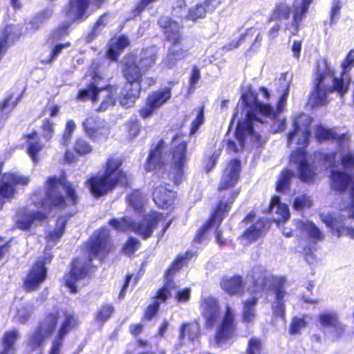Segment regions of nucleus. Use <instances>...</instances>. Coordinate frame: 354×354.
Listing matches in <instances>:
<instances>
[{
    "mask_svg": "<svg viewBox=\"0 0 354 354\" xmlns=\"http://www.w3.org/2000/svg\"><path fill=\"white\" fill-rule=\"evenodd\" d=\"M279 84L278 91L282 93L277 110L268 104H263L258 100L257 95L252 91H248L241 96L238 107H242V115H245L243 120H239L236 131L233 136L230 137L227 133L223 143L226 145L228 153H237L242 150L245 146V136L250 135L258 143H261V136L254 128L258 129L259 125H263L266 122L265 118L274 120L277 113L283 111L285 108L289 93L290 80L287 74H282L277 80Z\"/></svg>",
    "mask_w": 354,
    "mask_h": 354,
    "instance_id": "f257e3e1",
    "label": "nucleus"
},
{
    "mask_svg": "<svg viewBox=\"0 0 354 354\" xmlns=\"http://www.w3.org/2000/svg\"><path fill=\"white\" fill-rule=\"evenodd\" d=\"M46 195L44 199L39 194H33L30 200L38 209H23L19 214L16 225L19 229L26 230L32 225H39L48 218L47 210L52 208L63 209L68 205L74 204L77 201L75 190L64 177L57 178L50 177L46 180Z\"/></svg>",
    "mask_w": 354,
    "mask_h": 354,
    "instance_id": "f03ea898",
    "label": "nucleus"
},
{
    "mask_svg": "<svg viewBox=\"0 0 354 354\" xmlns=\"http://www.w3.org/2000/svg\"><path fill=\"white\" fill-rule=\"evenodd\" d=\"M165 142L161 140L156 147L151 150L146 165L148 171L157 169L162 171L165 176L171 178L176 185L180 183L187 162V142L185 136L176 135L172 140V153H164Z\"/></svg>",
    "mask_w": 354,
    "mask_h": 354,
    "instance_id": "7ed1b4c3",
    "label": "nucleus"
},
{
    "mask_svg": "<svg viewBox=\"0 0 354 354\" xmlns=\"http://www.w3.org/2000/svg\"><path fill=\"white\" fill-rule=\"evenodd\" d=\"M353 65L354 52L351 50L342 63L343 71L341 77H335L333 71L327 66H325L324 71L319 67L308 104L313 107L324 105L330 100V95L333 93L342 97L347 93L350 82V77L347 73Z\"/></svg>",
    "mask_w": 354,
    "mask_h": 354,
    "instance_id": "20e7f679",
    "label": "nucleus"
},
{
    "mask_svg": "<svg viewBox=\"0 0 354 354\" xmlns=\"http://www.w3.org/2000/svg\"><path fill=\"white\" fill-rule=\"evenodd\" d=\"M309 115L301 113L293 120L294 130L288 136V145L290 147L294 141L298 145L297 149L290 156V162L295 165L299 172L300 179L306 183L314 180L315 172L307 162L305 148L310 136Z\"/></svg>",
    "mask_w": 354,
    "mask_h": 354,
    "instance_id": "39448f33",
    "label": "nucleus"
},
{
    "mask_svg": "<svg viewBox=\"0 0 354 354\" xmlns=\"http://www.w3.org/2000/svg\"><path fill=\"white\" fill-rule=\"evenodd\" d=\"M122 72L127 82L120 93L118 101L122 106L129 108L133 106L140 96L142 75L145 73L138 64L137 57L131 54L123 58Z\"/></svg>",
    "mask_w": 354,
    "mask_h": 354,
    "instance_id": "423d86ee",
    "label": "nucleus"
},
{
    "mask_svg": "<svg viewBox=\"0 0 354 354\" xmlns=\"http://www.w3.org/2000/svg\"><path fill=\"white\" fill-rule=\"evenodd\" d=\"M121 164L120 158L111 157L106 162L105 172L90 178V192L95 197L107 194L117 184L127 185V177L119 170Z\"/></svg>",
    "mask_w": 354,
    "mask_h": 354,
    "instance_id": "0eeeda50",
    "label": "nucleus"
},
{
    "mask_svg": "<svg viewBox=\"0 0 354 354\" xmlns=\"http://www.w3.org/2000/svg\"><path fill=\"white\" fill-rule=\"evenodd\" d=\"M162 223L161 236H163L167 229L169 227L171 221L166 222L162 214L153 212L145 216L142 221L137 224L130 218L124 217L120 219L113 218L110 220L109 225L118 231L131 230L138 233L143 239L151 236L153 230L160 223Z\"/></svg>",
    "mask_w": 354,
    "mask_h": 354,
    "instance_id": "6e6552de",
    "label": "nucleus"
},
{
    "mask_svg": "<svg viewBox=\"0 0 354 354\" xmlns=\"http://www.w3.org/2000/svg\"><path fill=\"white\" fill-rule=\"evenodd\" d=\"M93 82H90V100L92 102H100L99 106L95 108L97 111H104L109 106H112L115 102L113 97V93L116 92V88L106 84L104 77V67L100 64L95 66L92 65Z\"/></svg>",
    "mask_w": 354,
    "mask_h": 354,
    "instance_id": "1a4fd4ad",
    "label": "nucleus"
},
{
    "mask_svg": "<svg viewBox=\"0 0 354 354\" xmlns=\"http://www.w3.org/2000/svg\"><path fill=\"white\" fill-rule=\"evenodd\" d=\"M67 311H55L49 313L39 324L38 327L28 336L26 341L27 349L29 351H40L46 340L50 337L54 330L57 320L62 317Z\"/></svg>",
    "mask_w": 354,
    "mask_h": 354,
    "instance_id": "9d476101",
    "label": "nucleus"
},
{
    "mask_svg": "<svg viewBox=\"0 0 354 354\" xmlns=\"http://www.w3.org/2000/svg\"><path fill=\"white\" fill-rule=\"evenodd\" d=\"M254 281L257 287L263 290H273L275 294V301L272 304L273 314L283 318L285 315V298L287 292L284 290L286 279L277 276H264L262 279L254 278Z\"/></svg>",
    "mask_w": 354,
    "mask_h": 354,
    "instance_id": "9b49d317",
    "label": "nucleus"
},
{
    "mask_svg": "<svg viewBox=\"0 0 354 354\" xmlns=\"http://www.w3.org/2000/svg\"><path fill=\"white\" fill-rule=\"evenodd\" d=\"M158 23L165 30L164 33L167 40L172 44L169 51L176 56V59H182L185 58L187 55L188 49H184L180 46L181 37L178 24L171 20L169 17H160Z\"/></svg>",
    "mask_w": 354,
    "mask_h": 354,
    "instance_id": "f8f14e48",
    "label": "nucleus"
},
{
    "mask_svg": "<svg viewBox=\"0 0 354 354\" xmlns=\"http://www.w3.org/2000/svg\"><path fill=\"white\" fill-rule=\"evenodd\" d=\"M200 311L205 319V326L212 329L221 318L218 300L212 296L202 297L199 304Z\"/></svg>",
    "mask_w": 354,
    "mask_h": 354,
    "instance_id": "ddd939ff",
    "label": "nucleus"
},
{
    "mask_svg": "<svg viewBox=\"0 0 354 354\" xmlns=\"http://www.w3.org/2000/svg\"><path fill=\"white\" fill-rule=\"evenodd\" d=\"M235 316V311L227 304L224 316L216 331L215 341L218 344L225 343L235 336L236 330Z\"/></svg>",
    "mask_w": 354,
    "mask_h": 354,
    "instance_id": "4468645a",
    "label": "nucleus"
},
{
    "mask_svg": "<svg viewBox=\"0 0 354 354\" xmlns=\"http://www.w3.org/2000/svg\"><path fill=\"white\" fill-rule=\"evenodd\" d=\"M238 192H232L230 198L225 201L223 198L218 205L214 214L212 215L210 220L207 222L203 226L198 230L196 236L194 238V242L202 243L205 239V234L207 230L212 225H215L217 223H220L223 218L226 216L231 208V205L233 203L234 198L238 195Z\"/></svg>",
    "mask_w": 354,
    "mask_h": 354,
    "instance_id": "2eb2a0df",
    "label": "nucleus"
},
{
    "mask_svg": "<svg viewBox=\"0 0 354 354\" xmlns=\"http://www.w3.org/2000/svg\"><path fill=\"white\" fill-rule=\"evenodd\" d=\"M111 243L109 236V230L102 228L93 234V239L90 243V257H99L104 258L111 249Z\"/></svg>",
    "mask_w": 354,
    "mask_h": 354,
    "instance_id": "dca6fc26",
    "label": "nucleus"
},
{
    "mask_svg": "<svg viewBox=\"0 0 354 354\" xmlns=\"http://www.w3.org/2000/svg\"><path fill=\"white\" fill-rule=\"evenodd\" d=\"M313 0H295L292 5V21L286 24L285 30H288L291 35H297L301 23L306 17L308 7Z\"/></svg>",
    "mask_w": 354,
    "mask_h": 354,
    "instance_id": "f3484780",
    "label": "nucleus"
},
{
    "mask_svg": "<svg viewBox=\"0 0 354 354\" xmlns=\"http://www.w3.org/2000/svg\"><path fill=\"white\" fill-rule=\"evenodd\" d=\"M170 97L171 91L168 88L151 93L147 97L146 106L140 110V115L143 118H149Z\"/></svg>",
    "mask_w": 354,
    "mask_h": 354,
    "instance_id": "a211bd4d",
    "label": "nucleus"
},
{
    "mask_svg": "<svg viewBox=\"0 0 354 354\" xmlns=\"http://www.w3.org/2000/svg\"><path fill=\"white\" fill-rule=\"evenodd\" d=\"M45 262L37 261L31 268L24 281V288L26 292L37 290L45 280L47 270L44 266Z\"/></svg>",
    "mask_w": 354,
    "mask_h": 354,
    "instance_id": "6ab92c4d",
    "label": "nucleus"
},
{
    "mask_svg": "<svg viewBox=\"0 0 354 354\" xmlns=\"http://www.w3.org/2000/svg\"><path fill=\"white\" fill-rule=\"evenodd\" d=\"M189 253L185 254V257H178L177 259L172 263L171 266L167 270L166 280L164 286L157 292V298L162 301H165L169 297L171 296L172 291L175 290L176 287L175 283L171 281L172 276L178 271L183 265L185 259H188Z\"/></svg>",
    "mask_w": 354,
    "mask_h": 354,
    "instance_id": "aec40b11",
    "label": "nucleus"
},
{
    "mask_svg": "<svg viewBox=\"0 0 354 354\" xmlns=\"http://www.w3.org/2000/svg\"><path fill=\"white\" fill-rule=\"evenodd\" d=\"M88 8V0H70L64 10L66 20L69 24L82 20Z\"/></svg>",
    "mask_w": 354,
    "mask_h": 354,
    "instance_id": "412c9836",
    "label": "nucleus"
},
{
    "mask_svg": "<svg viewBox=\"0 0 354 354\" xmlns=\"http://www.w3.org/2000/svg\"><path fill=\"white\" fill-rule=\"evenodd\" d=\"M86 274V263L80 259H75L73 263L71 272L64 277L65 284L71 292H77L75 283L85 277Z\"/></svg>",
    "mask_w": 354,
    "mask_h": 354,
    "instance_id": "4be33fe9",
    "label": "nucleus"
},
{
    "mask_svg": "<svg viewBox=\"0 0 354 354\" xmlns=\"http://www.w3.org/2000/svg\"><path fill=\"white\" fill-rule=\"evenodd\" d=\"M241 162L239 160H232L224 171L219 189H225L234 187L239 178Z\"/></svg>",
    "mask_w": 354,
    "mask_h": 354,
    "instance_id": "5701e85b",
    "label": "nucleus"
},
{
    "mask_svg": "<svg viewBox=\"0 0 354 354\" xmlns=\"http://www.w3.org/2000/svg\"><path fill=\"white\" fill-rule=\"evenodd\" d=\"M331 188L339 192H344L348 189L351 195V185L354 181L350 175L340 171L331 169L330 171Z\"/></svg>",
    "mask_w": 354,
    "mask_h": 354,
    "instance_id": "b1692460",
    "label": "nucleus"
},
{
    "mask_svg": "<svg viewBox=\"0 0 354 354\" xmlns=\"http://www.w3.org/2000/svg\"><path fill=\"white\" fill-rule=\"evenodd\" d=\"M315 135L319 140H335L342 149L348 147L351 140V137L348 134H337L332 129H326L322 126L317 127Z\"/></svg>",
    "mask_w": 354,
    "mask_h": 354,
    "instance_id": "393cba45",
    "label": "nucleus"
},
{
    "mask_svg": "<svg viewBox=\"0 0 354 354\" xmlns=\"http://www.w3.org/2000/svg\"><path fill=\"white\" fill-rule=\"evenodd\" d=\"M220 4L219 0H206L189 9V19L196 21L203 18L207 13L212 12Z\"/></svg>",
    "mask_w": 354,
    "mask_h": 354,
    "instance_id": "a878e982",
    "label": "nucleus"
},
{
    "mask_svg": "<svg viewBox=\"0 0 354 354\" xmlns=\"http://www.w3.org/2000/svg\"><path fill=\"white\" fill-rule=\"evenodd\" d=\"M154 202L160 207H167L172 204L175 198V192L160 185L156 187L153 193Z\"/></svg>",
    "mask_w": 354,
    "mask_h": 354,
    "instance_id": "bb28decb",
    "label": "nucleus"
},
{
    "mask_svg": "<svg viewBox=\"0 0 354 354\" xmlns=\"http://www.w3.org/2000/svg\"><path fill=\"white\" fill-rule=\"evenodd\" d=\"M20 336L19 331L15 329L4 333L1 338L2 349L0 354H15L17 352L15 343Z\"/></svg>",
    "mask_w": 354,
    "mask_h": 354,
    "instance_id": "cd10ccee",
    "label": "nucleus"
},
{
    "mask_svg": "<svg viewBox=\"0 0 354 354\" xmlns=\"http://www.w3.org/2000/svg\"><path fill=\"white\" fill-rule=\"evenodd\" d=\"M266 230V221L264 219H259L251 226L246 229L241 239L244 244H248L255 241L264 233Z\"/></svg>",
    "mask_w": 354,
    "mask_h": 354,
    "instance_id": "c85d7f7f",
    "label": "nucleus"
},
{
    "mask_svg": "<svg viewBox=\"0 0 354 354\" xmlns=\"http://www.w3.org/2000/svg\"><path fill=\"white\" fill-rule=\"evenodd\" d=\"M157 53L156 47H149L140 52L137 61L143 73H146L155 64Z\"/></svg>",
    "mask_w": 354,
    "mask_h": 354,
    "instance_id": "c756f323",
    "label": "nucleus"
},
{
    "mask_svg": "<svg viewBox=\"0 0 354 354\" xmlns=\"http://www.w3.org/2000/svg\"><path fill=\"white\" fill-rule=\"evenodd\" d=\"M222 289L228 294L241 295L244 292L243 279L240 276L223 279L221 282Z\"/></svg>",
    "mask_w": 354,
    "mask_h": 354,
    "instance_id": "7c9ffc66",
    "label": "nucleus"
},
{
    "mask_svg": "<svg viewBox=\"0 0 354 354\" xmlns=\"http://www.w3.org/2000/svg\"><path fill=\"white\" fill-rule=\"evenodd\" d=\"M201 335V326L198 322L191 323H184L180 328L179 341L180 344H183V342L186 336L191 342L198 339Z\"/></svg>",
    "mask_w": 354,
    "mask_h": 354,
    "instance_id": "2f4dec72",
    "label": "nucleus"
},
{
    "mask_svg": "<svg viewBox=\"0 0 354 354\" xmlns=\"http://www.w3.org/2000/svg\"><path fill=\"white\" fill-rule=\"evenodd\" d=\"M297 225L301 232L306 234L314 243L322 241L325 238L324 234L312 221H298Z\"/></svg>",
    "mask_w": 354,
    "mask_h": 354,
    "instance_id": "473e14b6",
    "label": "nucleus"
},
{
    "mask_svg": "<svg viewBox=\"0 0 354 354\" xmlns=\"http://www.w3.org/2000/svg\"><path fill=\"white\" fill-rule=\"evenodd\" d=\"M270 212H275L279 217L274 218V221L279 224L281 222H285L290 218V212L288 206L281 203L280 198L274 196L270 203Z\"/></svg>",
    "mask_w": 354,
    "mask_h": 354,
    "instance_id": "72a5a7b5",
    "label": "nucleus"
},
{
    "mask_svg": "<svg viewBox=\"0 0 354 354\" xmlns=\"http://www.w3.org/2000/svg\"><path fill=\"white\" fill-rule=\"evenodd\" d=\"M26 138H28V153L32 161L37 163L39 162L37 154L42 150L44 145L39 140L37 134L35 132L27 135Z\"/></svg>",
    "mask_w": 354,
    "mask_h": 354,
    "instance_id": "f704fd0d",
    "label": "nucleus"
},
{
    "mask_svg": "<svg viewBox=\"0 0 354 354\" xmlns=\"http://www.w3.org/2000/svg\"><path fill=\"white\" fill-rule=\"evenodd\" d=\"M129 45V39L124 35L120 36L115 41L111 43L107 55L111 60L116 61L119 57V51L122 50Z\"/></svg>",
    "mask_w": 354,
    "mask_h": 354,
    "instance_id": "c9c22d12",
    "label": "nucleus"
},
{
    "mask_svg": "<svg viewBox=\"0 0 354 354\" xmlns=\"http://www.w3.org/2000/svg\"><path fill=\"white\" fill-rule=\"evenodd\" d=\"M295 176V172L290 169L283 170L277 183L276 190L279 193L286 194L289 191L291 179Z\"/></svg>",
    "mask_w": 354,
    "mask_h": 354,
    "instance_id": "e433bc0d",
    "label": "nucleus"
},
{
    "mask_svg": "<svg viewBox=\"0 0 354 354\" xmlns=\"http://www.w3.org/2000/svg\"><path fill=\"white\" fill-rule=\"evenodd\" d=\"M257 299L252 297L250 299L246 300L243 303V321L244 322L250 323L255 318L256 310L255 305Z\"/></svg>",
    "mask_w": 354,
    "mask_h": 354,
    "instance_id": "4c0bfd02",
    "label": "nucleus"
},
{
    "mask_svg": "<svg viewBox=\"0 0 354 354\" xmlns=\"http://www.w3.org/2000/svg\"><path fill=\"white\" fill-rule=\"evenodd\" d=\"M291 8L286 3L281 2L276 5L271 15L270 20H279L288 19L290 14Z\"/></svg>",
    "mask_w": 354,
    "mask_h": 354,
    "instance_id": "58836bf2",
    "label": "nucleus"
},
{
    "mask_svg": "<svg viewBox=\"0 0 354 354\" xmlns=\"http://www.w3.org/2000/svg\"><path fill=\"white\" fill-rule=\"evenodd\" d=\"M319 322L322 326L331 328L339 321L337 313L324 312L319 315Z\"/></svg>",
    "mask_w": 354,
    "mask_h": 354,
    "instance_id": "ea45409f",
    "label": "nucleus"
},
{
    "mask_svg": "<svg viewBox=\"0 0 354 354\" xmlns=\"http://www.w3.org/2000/svg\"><path fill=\"white\" fill-rule=\"evenodd\" d=\"M172 15L176 18L189 19V10L187 8L184 0H177L174 3Z\"/></svg>",
    "mask_w": 354,
    "mask_h": 354,
    "instance_id": "a19ab883",
    "label": "nucleus"
},
{
    "mask_svg": "<svg viewBox=\"0 0 354 354\" xmlns=\"http://www.w3.org/2000/svg\"><path fill=\"white\" fill-rule=\"evenodd\" d=\"M127 201L135 209L140 211L145 203V196L138 190H135L127 196Z\"/></svg>",
    "mask_w": 354,
    "mask_h": 354,
    "instance_id": "79ce46f5",
    "label": "nucleus"
},
{
    "mask_svg": "<svg viewBox=\"0 0 354 354\" xmlns=\"http://www.w3.org/2000/svg\"><path fill=\"white\" fill-rule=\"evenodd\" d=\"M66 219L64 217L59 218L57 221V226L54 231L49 233L48 241L55 243L63 234Z\"/></svg>",
    "mask_w": 354,
    "mask_h": 354,
    "instance_id": "37998d69",
    "label": "nucleus"
},
{
    "mask_svg": "<svg viewBox=\"0 0 354 354\" xmlns=\"http://www.w3.org/2000/svg\"><path fill=\"white\" fill-rule=\"evenodd\" d=\"M113 307L111 305H104L99 310L95 323L99 324L98 327H100L104 322H106L113 313Z\"/></svg>",
    "mask_w": 354,
    "mask_h": 354,
    "instance_id": "c03bdc74",
    "label": "nucleus"
},
{
    "mask_svg": "<svg viewBox=\"0 0 354 354\" xmlns=\"http://www.w3.org/2000/svg\"><path fill=\"white\" fill-rule=\"evenodd\" d=\"M107 23V15H102L94 24L92 31L90 32V40L97 37L101 33Z\"/></svg>",
    "mask_w": 354,
    "mask_h": 354,
    "instance_id": "a18cd8bd",
    "label": "nucleus"
},
{
    "mask_svg": "<svg viewBox=\"0 0 354 354\" xmlns=\"http://www.w3.org/2000/svg\"><path fill=\"white\" fill-rule=\"evenodd\" d=\"M75 124L73 120H68L66 122V128L63 133L61 144L67 146L71 140L72 134L75 129Z\"/></svg>",
    "mask_w": 354,
    "mask_h": 354,
    "instance_id": "49530a36",
    "label": "nucleus"
},
{
    "mask_svg": "<svg viewBox=\"0 0 354 354\" xmlns=\"http://www.w3.org/2000/svg\"><path fill=\"white\" fill-rule=\"evenodd\" d=\"M312 205V200L306 195H301L297 196L293 203L295 209L297 211L302 210L304 208L310 207Z\"/></svg>",
    "mask_w": 354,
    "mask_h": 354,
    "instance_id": "de8ad7c7",
    "label": "nucleus"
},
{
    "mask_svg": "<svg viewBox=\"0 0 354 354\" xmlns=\"http://www.w3.org/2000/svg\"><path fill=\"white\" fill-rule=\"evenodd\" d=\"M13 29V26H7L5 29L3 37L0 38V60L1 59L3 54L6 48L8 41L13 40L14 39L11 35Z\"/></svg>",
    "mask_w": 354,
    "mask_h": 354,
    "instance_id": "09e8293b",
    "label": "nucleus"
},
{
    "mask_svg": "<svg viewBox=\"0 0 354 354\" xmlns=\"http://www.w3.org/2000/svg\"><path fill=\"white\" fill-rule=\"evenodd\" d=\"M53 15V10L51 9H46L42 11L39 15L35 17L32 21V26L33 30H36L39 28V25L42 24L46 19L50 18Z\"/></svg>",
    "mask_w": 354,
    "mask_h": 354,
    "instance_id": "8fccbe9b",
    "label": "nucleus"
},
{
    "mask_svg": "<svg viewBox=\"0 0 354 354\" xmlns=\"http://www.w3.org/2000/svg\"><path fill=\"white\" fill-rule=\"evenodd\" d=\"M16 102L12 95H9L0 103V112L2 114L10 113L15 106Z\"/></svg>",
    "mask_w": 354,
    "mask_h": 354,
    "instance_id": "3c124183",
    "label": "nucleus"
},
{
    "mask_svg": "<svg viewBox=\"0 0 354 354\" xmlns=\"http://www.w3.org/2000/svg\"><path fill=\"white\" fill-rule=\"evenodd\" d=\"M254 29L251 28L246 31L245 35H241L239 40H233L229 44L225 45L223 48V50L230 51L239 46L240 44L245 40V37L252 35L253 34Z\"/></svg>",
    "mask_w": 354,
    "mask_h": 354,
    "instance_id": "603ef678",
    "label": "nucleus"
},
{
    "mask_svg": "<svg viewBox=\"0 0 354 354\" xmlns=\"http://www.w3.org/2000/svg\"><path fill=\"white\" fill-rule=\"evenodd\" d=\"M306 326V323L304 318L295 317L290 327V333L292 335L297 334L300 332L301 329L305 328Z\"/></svg>",
    "mask_w": 354,
    "mask_h": 354,
    "instance_id": "864d4df0",
    "label": "nucleus"
},
{
    "mask_svg": "<svg viewBox=\"0 0 354 354\" xmlns=\"http://www.w3.org/2000/svg\"><path fill=\"white\" fill-rule=\"evenodd\" d=\"M204 109L201 107L196 118L192 122L190 129V134L194 135L198 131V128L204 123Z\"/></svg>",
    "mask_w": 354,
    "mask_h": 354,
    "instance_id": "5fc2aeb1",
    "label": "nucleus"
},
{
    "mask_svg": "<svg viewBox=\"0 0 354 354\" xmlns=\"http://www.w3.org/2000/svg\"><path fill=\"white\" fill-rule=\"evenodd\" d=\"M330 330L333 338L335 339H339L344 335L346 326L339 321H337V322L330 328Z\"/></svg>",
    "mask_w": 354,
    "mask_h": 354,
    "instance_id": "6e6d98bb",
    "label": "nucleus"
},
{
    "mask_svg": "<svg viewBox=\"0 0 354 354\" xmlns=\"http://www.w3.org/2000/svg\"><path fill=\"white\" fill-rule=\"evenodd\" d=\"M30 308L22 306L17 310V315L15 316V319L17 322L20 323H25L27 322L30 316Z\"/></svg>",
    "mask_w": 354,
    "mask_h": 354,
    "instance_id": "4d7b16f0",
    "label": "nucleus"
},
{
    "mask_svg": "<svg viewBox=\"0 0 354 354\" xmlns=\"http://www.w3.org/2000/svg\"><path fill=\"white\" fill-rule=\"evenodd\" d=\"M140 241L136 239L131 237L124 246V251L126 254H132L136 251L139 247Z\"/></svg>",
    "mask_w": 354,
    "mask_h": 354,
    "instance_id": "13d9d810",
    "label": "nucleus"
},
{
    "mask_svg": "<svg viewBox=\"0 0 354 354\" xmlns=\"http://www.w3.org/2000/svg\"><path fill=\"white\" fill-rule=\"evenodd\" d=\"M261 342L259 339L252 338L248 342V347L245 354H260Z\"/></svg>",
    "mask_w": 354,
    "mask_h": 354,
    "instance_id": "bf43d9fd",
    "label": "nucleus"
},
{
    "mask_svg": "<svg viewBox=\"0 0 354 354\" xmlns=\"http://www.w3.org/2000/svg\"><path fill=\"white\" fill-rule=\"evenodd\" d=\"M75 150L80 154H86L88 151V146L86 140L78 138L75 145Z\"/></svg>",
    "mask_w": 354,
    "mask_h": 354,
    "instance_id": "052dcab7",
    "label": "nucleus"
},
{
    "mask_svg": "<svg viewBox=\"0 0 354 354\" xmlns=\"http://www.w3.org/2000/svg\"><path fill=\"white\" fill-rule=\"evenodd\" d=\"M160 303L158 301H154L153 304H150L145 312V317L147 319H151L156 314L159 308Z\"/></svg>",
    "mask_w": 354,
    "mask_h": 354,
    "instance_id": "680f3d73",
    "label": "nucleus"
},
{
    "mask_svg": "<svg viewBox=\"0 0 354 354\" xmlns=\"http://www.w3.org/2000/svg\"><path fill=\"white\" fill-rule=\"evenodd\" d=\"M69 24L63 25L58 28L55 29L51 34L53 40H58L67 34V29Z\"/></svg>",
    "mask_w": 354,
    "mask_h": 354,
    "instance_id": "e2e57ef3",
    "label": "nucleus"
},
{
    "mask_svg": "<svg viewBox=\"0 0 354 354\" xmlns=\"http://www.w3.org/2000/svg\"><path fill=\"white\" fill-rule=\"evenodd\" d=\"M342 164L346 168L354 167V153H348L342 156Z\"/></svg>",
    "mask_w": 354,
    "mask_h": 354,
    "instance_id": "0e129e2a",
    "label": "nucleus"
},
{
    "mask_svg": "<svg viewBox=\"0 0 354 354\" xmlns=\"http://www.w3.org/2000/svg\"><path fill=\"white\" fill-rule=\"evenodd\" d=\"M178 60H180V59H176V56H174L169 51L167 57L162 61V64L164 67L172 68L176 65Z\"/></svg>",
    "mask_w": 354,
    "mask_h": 354,
    "instance_id": "69168bd1",
    "label": "nucleus"
},
{
    "mask_svg": "<svg viewBox=\"0 0 354 354\" xmlns=\"http://www.w3.org/2000/svg\"><path fill=\"white\" fill-rule=\"evenodd\" d=\"M190 297V289L185 288L182 290H178L176 292V298L178 301L186 302L189 299Z\"/></svg>",
    "mask_w": 354,
    "mask_h": 354,
    "instance_id": "338daca9",
    "label": "nucleus"
},
{
    "mask_svg": "<svg viewBox=\"0 0 354 354\" xmlns=\"http://www.w3.org/2000/svg\"><path fill=\"white\" fill-rule=\"evenodd\" d=\"M201 77L200 70L195 66L193 67L192 75L190 77V87L189 90L194 89L195 84L198 82Z\"/></svg>",
    "mask_w": 354,
    "mask_h": 354,
    "instance_id": "774afa93",
    "label": "nucleus"
}]
</instances>
